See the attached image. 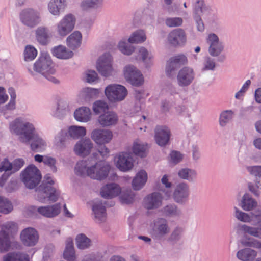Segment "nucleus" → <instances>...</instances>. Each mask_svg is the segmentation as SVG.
Wrapping results in <instances>:
<instances>
[{
  "instance_id": "1",
  "label": "nucleus",
  "mask_w": 261,
  "mask_h": 261,
  "mask_svg": "<svg viewBox=\"0 0 261 261\" xmlns=\"http://www.w3.org/2000/svg\"><path fill=\"white\" fill-rule=\"evenodd\" d=\"M54 184V181L50 175L48 174L45 175L41 185L35 190L37 200L42 203H45L47 201H57L60 193L53 187Z\"/></svg>"
},
{
  "instance_id": "2",
  "label": "nucleus",
  "mask_w": 261,
  "mask_h": 261,
  "mask_svg": "<svg viewBox=\"0 0 261 261\" xmlns=\"http://www.w3.org/2000/svg\"><path fill=\"white\" fill-rule=\"evenodd\" d=\"M11 133L18 136L19 140L25 144H30L33 135L35 133V128L33 124L24 121L21 118H18L10 124Z\"/></svg>"
},
{
  "instance_id": "3",
  "label": "nucleus",
  "mask_w": 261,
  "mask_h": 261,
  "mask_svg": "<svg viewBox=\"0 0 261 261\" xmlns=\"http://www.w3.org/2000/svg\"><path fill=\"white\" fill-rule=\"evenodd\" d=\"M21 176L22 182L30 189L35 188L42 177L40 171L33 165L29 166L21 173Z\"/></svg>"
},
{
  "instance_id": "4",
  "label": "nucleus",
  "mask_w": 261,
  "mask_h": 261,
  "mask_svg": "<svg viewBox=\"0 0 261 261\" xmlns=\"http://www.w3.org/2000/svg\"><path fill=\"white\" fill-rule=\"evenodd\" d=\"M17 230L14 222H8L2 226L0 231V252L8 251L11 246L10 235Z\"/></svg>"
},
{
  "instance_id": "5",
  "label": "nucleus",
  "mask_w": 261,
  "mask_h": 261,
  "mask_svg": "<svg viewBox=\"0 0 261 261\" xmlns=\"http://www.w3.org/2000/svg\"><path fill=\"white\" fill-rule=\"evenodd\" d=\"M105 93L109 101L112 102L123 100L127 94V89L118 84H110L105 89Z\"/></svg>"
},
{
  "instance_id": "6",
  "label": "nucleus",
  "mask_w": 261,
  "mask_h": 261,
  "mask_svg": "<svg viewBox=\"0 0 261 261\" xmlns=\"http://www.w3.org/2000/svg\"><path fill=\"white\" fill-rule=\"evenodd\" d=\"M110 166L103 162H99L92 165L89 170V177L97 180L105 179L110 171Z\"/></svg>"
},
{
  "instance_id": "7",
  "label": "nucleus",
  "mask_w": 261,
  "mask_h": 261,
  "mask_svg": "<svg viewBox=\"0 0 261 261\" xmlns=\"http://www.w3.org/2000/svg\"><path fill=\"white\" fill-rule=\"evenodd\" d=\"M76 22L75 16L72 14L66 15L57 25V32L61 37L66 36L74 29Z\"/></svg>"
},
{
  "instance_id": "8",
  "label": "nucleus",
  "mask_w": 261,
  "mask_h": 261,
  "mask_svg": "<svg viewBox=\"0 0 261 261\" xmlns=\"http://www.w3.org/2000/svg\"><path fill=\"white\" fill-rule=\"evenodd\" d=\"M34 70L46 76L47 74H54L55 70L49 56L42 55L34 64Z\"/></svg>"
},
{
  "instance_id": "9",
  "label": "nucleus",
  "mask_w": 261,
  "mask_h": 261,
  "mask_svg": "<svg viewBox=\"0 0 261 261\" xmlns=\"http://www.w3.org/2000/svg\"><path fill=\"white\" fill-rule=\"evenodd\" d=\"M22 22L25 25L33 28L39 23L40 15L38 11L31 8L23 10L20 14Z\"/></svg>"
},
{
  "instance_id": "10",
  "label": "nucleus",
  "mask_w": 261,
  "mask_h": 261,
  "mask_svg": "<svg viewBox=\"0 0 261 261\" xmlns=\"http://www.w3.org/2000/svg\"><path fill=\"white\" fill-rule=\"evenodd\" d=\"M112 57L109 54H105L99 58L96 65L99 73L103 76L108 77L112 74Z\"/></svg>"
},
{
  "instance_id": "11",
  "label": "nucleus",
  "mask_w": 261,
  "mask_h": 261,
  "mask_svg": "<svg viewBox=\"0 0 261 261\" xmlns=\"http://www.w3.org/2000/svg\"><path fill=\"white\" fill-rule=\"evenodd\" d=\"M113 134L110 129L97 128L93 130L91 134V139L97 144L109 143L112 140Z\"/></svg>"
},
{
  "instance_id": "12",
  "label": "nucleus",
  "mask_w": 261,
  "mask_h": 261,
  "mask_svg": "<svg viewBox=\"0 0 261 261\" xmlns=\"http://www.w3.org/2000/svg\"><path fill=\"white\" fill-rule=\"evenodd\" d=\"M115 162L117 168L123 172L129 171L134 166L131 154L127 152L117 154L115 157Z\"/></svg>"
},
{
  "instance_id": "13",
  "label": "nucleus",
  "mask_w": 261,
  "mask_h": 261,
  "mask_svg": "<svg viewBox=\"0 0 261 261\" xmlns=\"http://www.w3.org/2000/svg\"><path fill=\"white\" fill-rule=\"evenodd\" d=\"M124 75L126 81L134 86H139L143 83L142 75L134 66H126L124 69Z\"/></svg>"
},
{
  "instance_id": "14",
  "label": "nucleus",
  "mask_w": 261,
  "mask_h": 261,
  "mask_svg": "<svg viewBox=\"0 0 261 261\" xmlns=\"http://www.w3.org/2000/svg\"><path fill=\"white\" fill-rule=\"evenodd\" d=\"M189 195V185L182 182L176 185L173 193V199L176 203L183 204L187 201Z\"/></svg>"
},
{
  "instance_id": "15",
  "label": "nucleus",
  "mask_w": 261,
  "mask_h": 261,
  "mask_svg": "<svg viewBox=\"0 0 261 261\" xmlns=\"http://www.w3.org/2000/svg\"><path fill=\"white\" fill-rule=\"evenodd\" d=\"M206 43L209 45L208 53L213 57L218 56L223 50V43L219 41L217 35L214 33L210 34L206 38Z\"/></svg>"
},
{
  "instance_id": "16",
  "label": "nucleus",
  "mask_w": 261,
  "mask_h": 261,
  "mask_svg": "<svg viewBox=\"0 0 261 261\" xmlns=\"http://www.w3.org/2000/svg\"><path fill=\"white\" fill-rule=\"evenodd\" d=\"M118 122L117 114L113 112L108 111L100 115L97 119V123L102 127L114 126Z\"/></svg>"
},
{
  "instance_id": "17",
  "label": "nucleus",
  "mask_w": 261,
  "mask_h": 261,
  "mask_svg": "<svg viewBox=\"0 0 261 261\" xmlns=\"http://www.w3.org/2000/svg\"><path fill=\"white\" fill-rule=\"evenodd\" d=\"M187 63V57L184 55H178L171 58L167 62L166 67V73L168 76H171L181 65Z\"/></svg>"
},
{
  "instance_id": "18",
  "label": "nucleus",
  "mask_w": 261,
  "mask_h": 261,
  "mask_svg": "<svg viewBox=\"0 0 261 261\" xmlns=\"http://www.w3.org/2000/svg\"><path fill=\"white\" fill-rule=\"evenodd\" d=\"M170 135V130L166 126H157L154 129L155 141L159 146H164L167 144Z\"/></svg>"
},
{
  "instance_id": "19",
  "label": "nucleus",
  "mask_w": 261,
  "mask_h": 261,
  "mask_svg": "<svg viewBox=\"0 0 261 261\" xmlns=\"http://www.w3.org/2000/svg\"><path fill=\"white\" fill-rule=\"evenodd\" d=\"M20 238L24 245L33 246L37 243L39 239V235L37 231L34 228L28 227L22 231Z\"/></svg>"
},
{
  "instance_id": "20",
  "label": "nucleus",
  "mask_w": 261,
  "mask_h": 261,
  "mask_svg": "<svg viewBox=\"0 0 261 261\" xmlns=\"http://www.w3.org/2000/svg\"><path fill=\"white\" fill-rule=\"evenodd\" d=\"M61 205L56 203L53 205L38 206L36 211L40 215L45 218H51L58 216L61 212Z\"/></svg>"
},
{
  "instance_id": "21",
  "label": "nucleus",
  "mask_w": 261,
  "mask_h": 261,
  "mask_svg": "<svg viewBox=\"0 0 261 261\" xmlns=\"http://www.w3.org/2000/svg\"><path fill=\"white\" fill-rule=\"evenodd\" d=\"M105 205V203L100 200H96L93 201L92 211L95 221L97 223H101L106 220L107 214Z\"/></svg>"
},
{
  "instance_id": "22",
  "label": "nucleus",
  "mask_w": 261,
  "mask_h": 261,
  "mask_svg": "<svg viewBox=\"0 0 261 261\" xmlns=\"http://www.w3.org/2000/svg\"><path fill=\"white\" fill-rule=\"evenodd\" d=\"M194 79V73L193 70L188 67H184L180 70L177 76L178 84L181 87L190 85Z\"/></svg>"
},
{
  "instance_id": "23",
  "label": "nucleus",
  "mask_w": 261,
  "mask_h": 261,
  "mask_svg": "<svg viewBox=\"0 0 261 261\" xmlns=\"http://www.w3.org/2000/svg\"><path fill=\"white\" fill-rule=\"evenodd\" d=\"M167 39L170 44L173 46H177L185 43L186 35L182 29H176L169 33Z\"/></svg>"
},
{
  "instance_id": "24",
  "label": "nucleus",
  "mask_w": 261,
  "mask_h": 261,
  "mask_svg": "<svg viewBox=\"0 0 261 261\" xmlns=\"http://www.w3.org/2000/svg\"><path fill=\"white\" fill-rule=\"evenodd\" d=\"M248 170L250 174L254 176V182L256 187H255L251 184H249L248 185L249 190L255 195L258 196L259 192L257 189H261V166L249 167Z\"/></svg>"
},
{
  "instance_id": "25",
  "label": "nucleus",
  "mask_w": 261,
  "mask_h": 261,
  "mask_svg": "<svg viewBox=\"0 0 261 261\" xmlns=\"http://www.w3.org/2000/svg\"><path fill=\"white\" fill-rule=\"evenodd\" d=\"M163 197L158 192L148 195L144 199V205L148 210L156 209L162 204Z\"/></svg>"
},
{
  "instance_id": "26",
  "label": "nucleus",
  "mask_w": 261,
  "mask_h": 261,
  "mask_svg": "<svg viewBox=\"0 0 261 261\" xmlns=\"http://www.w3.org/2000/svg\"><path fill=\"white\" fill-rule=\"evenodd\" d=\"M93 146V144L90 139H82L76 143L74 147V151L76 154L85 156L90 153Z\"/></svg>"
},
{
  "instance_id": "27",
  "label": "nucleus",
  "mask_w": 261,
  "mask_h": 261,
  "mask_svg": "<svg viewBox=\"0 0 261 261\" xmlns=\"http://www.w3.org/2000/svg\"><path fill=\"white\" fill-rule=\"evenodd\" d=\"M170 228L167 221L164 218H159L154 223L153 229V234L156 238H160L168 234Z\"/></svg>"
},
{
  "instance_id": "28",
  "label": "nucleus",
  "mask_w": 261,
  "mask_h": 261,
  "mask_svg": "<svg viewBox=\"0 0 261 261\" xmlns=\"http://www.w3.org/2000/svg\"><path fill=\"white\" fill-rule=\"evenodd\" d=\"M121 192V188L115 183L107 184L101 189L100 194L105 198H112L118 196Z\"/></svg>"
},
{
  "instance_id": "29",
  "label": "nucleus",
  "mask_w": 261,
  "mask_h": 261,
  "mask_svg": "<svg viewBox=\"0 0 261 261\" xmlns=\"http://www.w3.org/2000/svg\"><path fill=\"white\" fill-rule=\"evenodd\" d=\"M75 120L80 122L86 123L91 118V112L89 108L82 107L77 109L74 113Z\"/></svg>"
},
{
  "instance_id": "30",
  "label": "nucleus",
  "mask_w": 261,
  "mask_h": 261,
  "mask_svg": "<svg viewBox=\"0 0 261 261\" xmlns=\"http://www.w3.org/2000/svg\"><path fill=\"white\" fill-rule=\"evenodd\" d=\"M147 180V174L144 170L139 171L132 181V187L135 190H139L146 184Z\"/></svg>"
},
{
  "instance_id": "31",
  "label": "nucleus",
  "mask_w": 261,
  "mask_h": 261,
  "mask_svg": "<svg viewBox=\"0 0 261 261\" xmlns=\"http://www.w3.org/2000/svg\"><path fill=\"white\" fill-rule=\"evenodd\" d=\"M63 257L67 261H76L73 242L71 238H67L66 241V247L63 252Z\"/></svg>"
},
{
  "instance_id": "32",
  "label": "nucleus",
  "mask_w": 261,
  "mask_h": 261,
  "mask_svg": "<svg viewBox=\"0 0 261 261\" xmlns=\"http://www.w3.org/2000/svg\"><path fill=\"white\" fill-rule=\"evenodd\" d=\"M65 0H50L48 3V10L54 15H59L60 11L66 7Z\"/></svg>"
},
{
  "instance_id": "33",
  "label": "nucleus",
  "mask_w": 261,
  "mask_h": 261,
  "mask_svg": "<svg viewBox=\"0 0 261 261\" xmlns=\"http://www.w3.org/2000/svg\"><path fill=\"white\" fill-rule=\"evenodd\" d=\"M256 255V251L249 248L242 249L237 253V258L242 261H250L254 259Z\"/></svg>"
},
{
  "instance_id": "34",
  "label": "nucleus",
  "mask_w": 261,
  "mask_h": 261,
  "mask_svg": "<svg viewBox=\"0 0 261 261\" xmlns=\"http://www.w3.org/2000/svg\"><path fill=\"white\" fill-rule=\"evenodd\" d=\"M52 53L57 58L63 59H69L73 55L72 51L67 49L66 47L61 45L55 47L52 49Z\"/></svg>"
},
{
  "instance_id": "35",
  "label": "nucleus",
  "mask_w": 261,
  "mask_h": 261,
  "mask_svg": "<svg viewBox=\"0 0 261 261\" xmlns=\"http://www.w3.org/2000/svg\"><path fill=\"white\" fill-rule=\"evenodd\" d=\"M91 165L88 160L78 162L75 167L76 174L82 176H89V170L91 169Z\"/></svg>"
},
{
  "instance_id": "36",
  "label": "nucleus",
  "mask_w": 261,
  "mask_h": 261,
  "mask_svg": "<svg viewBox=\"0 0 261 261\" xmlns=\"http://www.w3.org/2000/svg\"><path fill=\"white\" fill-rule=\"evenodd\" d=\"M67 45L72 49L79 47L82 41V34L79 31H74L67 38Z\"/></svg>"
},
{
  "instance_id": "37",
  "label": "nucleus",
  "mask_w": 261,
  "mask_h": 261,
  "mask_svg": "<svg viewBox=\"0 0 261 261\" xmlns=\"http://www.w3.org/2000/svg\"><path fill=\"white\" fill-rule=\"evenodd\" d=\"M163 215L166 217H178L181 216V211L175 204H169L165 206L162 210Z\"/></svg>"
},
{
  "instance_id": "38",
  "label": "nucleus",
  "mask_w": 261,
  "mask_h": 261,
  "mask_svg": "<svg viewBox=\"0 0 261 261\" xmlns=\"http://www.w3.org/2000/svg\"><path fill=\"white\" fill-rule=\"evenodd\" d=\"M75 244L78 249L85 250L92 246V241L85 234L80 233L75 238Z\"/></svg>"
},
{
  "instance_id": "39",
  "label": "nucleus",
  "mask_w": 261,
  "mask_h": 261,
  "mask_svg": "<svg viewBox=\"0 0 261 261\" xmlns=\"http://www.w3.org/2000/svg\"><path fill=\"white\" fill-rule=\"evenodd\" d=\"M177 175L180 179L186 180L189 182H193L196 178L197 173L193 169L184 168L180 169L178 171Z\"/></svg>"
},
{
  "instance_id": "40",
  "label": "nucleus",
  "mask_w": 261,
  "mask_h": 261,
  "mask_svg": "<svg viewBox=\"0 0 261 261\" xmlns=\"http://www.w3.org/2000/svg\"><path fill=\"white\" fill-rule=\"evenodd\" d=\"M3 261H29V257L20 252H10L4 256Z\"/></svg>"
},
{
  "instance_id": "41",
  "label": "nucleus",
  "mask_w": 261,
  "mask_h": 261,
  "mask_svg": "<svg viewBox=\"0 0 261 261\" xmlns=\"http://www.w3.org/2000/svg\"><path fill=\"white\" fill-rule=\"evenodd\" d=\"M37 40L42 44H45L49 37L48 30L45 27H39L35 31Z\"/></svg>"
},
{
  "instance_id": "42",
  "label": "nucleus",
  "mask_w": 261,
  "mask_h": 261,
  "mask_svg": "<svg viewBox=\"0 0 261 261\" xmlns=\"http://www.w3.org/2000/svg\"><path fill=\"white\" fill-rule=\"evenodd\" d=\"M110 149L105 144L99 145L96 150L92 153V158L95 160H101L107 158L110 155Z\"/></svg>"
},
{
  "instance_id": "43",
  "label": "nucleus",
  "mask_w": 261,
  "mask_h": 261,
  "mask_svg": "<svg viewBox=\"0 0 261 261\" xmlns=\"http://www.w3.org/2000/svg\"><path fill=\"white\" fill-rule=\"evenodd\" d=\"M138 56L141 58L142 61L146 65V67H149L152 64V60L153 58V56L146 48L144 47H140L139 49Z\"/></svg>"
},
{
  "instance_id": "44",
  "label": "nucleus",
  "mask_w": 261,
  "mask_h": 261,
  "mask_svg": "<svg viewBox=\"0 0 261 261\" xmlns=\"http://www.w3.org/2000/svg\"><path fill=\"white\" fill-rule=\"evenodd\" d=\"M31 140H32V142L30 144V146L32 150L34 151H38L39 149H43L46 146L45 141L36 133Z\"/></svg>"
},
{
  "instance_id": "45",
  "label": "nucleus",
  "mask_w": 261,
  "mask_h": 261,
  "mask_svg": "<svg viewBox=\"0 0 261 261\" xmlns=\"http://www.w3.org/2000/svg\"><path fill=\"white\" fill-rule=\"evenodd\" d=\"M257 205L256 202L248 194H245L241 202V206L245 211H250Z\"/></svg>"
},
{
  "instance_id": "46",
  "label": "nucleus",
  "mask_w": 261,
  "mask_h": 261,
  "mask_svg": "<svg viewBox=\"0 0 261 261\" xmlns=\"http://www.w3.org/2000/svg\"><path fill=\"white\" fill-rule=\"evenodd\" d=\"M239 230L254 237L261 239V227H253L243 224L239 226Z\"/></svg>"
},
{
  "instance_id": "47",
  "label": "nucleus",
  "mask_w": 261,
  "mask_h": 261,
  "mask_svg": "<svg viewBox=\"0 0 261 261\" xmlns=\"http://www.w3.org/2000/svg\"><path fill=\"white\" fill-rule=\"evenodd\" d=\"M147 148L146 144H144L139 141H136L134 143L133 151L135 154L143 158L146 156Z\"/></svg>"
},
{
  "instance_id": "48",
  "label": "nucleus",
  "mask_w": 261,
  "mask_h": 261,
  "mask_svg": "<svg viewBox=\"0 0 261 261\" xmlns=\"http://www.w3.org/2000/svg\"><path fill=\"white\" fill-rule=\"evenodd\" d=\"M103 1V0H84L81 3V7L84 10L96 9L102 5Z\"/></svg>"
},
{
  "instance_id": "49",
  "label": "nucleus",
  "mask_w": 261,
  "mask_h": 261,
  "mask_svg": "<svg viewBox=\"0 0 261 261\" xmlns=\"http://www.w3.org/2000/svg\"><path fill=\"white\" fill-rule=\"evenodd\" d=\"M70 136L74 139H77L86 134V129L83 126H71L68 130Z\"/></svg>"
},
{
  "instance_id": "50",
  "label": "nucleus",
  "mask_w": 261,
  "mask_h": 261,
  "mask_svg": "<svg viewBox=\"0 0 261 261\" xmlns=\"http://www.w3.org/2000/svg\"><path fill=\"white\" fill-rule=\"evenodd\" d=\"M146 39L145 32L142 30H138L134 32L128 40L130 43H138L144 42Z\"/></svg>"
},
{
  "instance_id": "51",
  "label": "nucleus",
  "mask_w": 261,
  "mask_h": 261,
  "mask_svg": "<svg viewBox=\"0 0 261 261\" xmlns=\"http://www.w3.org/2000/svg\"><path fill=\"white\" fill-rule=\"evenodd\" d=\"M233 112L231 110L223 111L220 116L219 124L222 127L225 126L233 118Z\"/></svg>"
},
{
  "instance_id": "52",
  "label": "nucleus",
  "mask_w": 261,
  "mask_h": 261,
  "mask_svg": "<svg viewBox=\"0 0 261 261\" xmlns=\"http://www.w3.org/2000/svg\"><path fill=\"white\" fill-rule=\"evenodd\" d=\"M13 205L8 199L0 196V212L8 214L13 210Z\"/></svg>"
},
{
  "instance_id": "53",
  "label": "nucleus",
  "mask_w": 261,
  "mask_h": 261,
  "mask_svg": "<svg viewBox=\"0 0 261 261\" xmlns=\"http://www.w3.org/2000/svg\"><path fill=\"white\" fill-rule=\"evenodd\" d=\"M57 111L61 117L68 114L70 109L67 101L64 100H60L58 102Z\"/></svg>"
},
{
  "instance_id": "54",
  "label": "nucleus",
  "mask_w": 261,
  "mask_h": 261,
  "mask_svg": "<svg viewBox=\"0 0 261 261\" xmlns=\"http://www.w3.org/2000/svg\"><path fill=\"white\" fill-rule=\"evenodd\" d=\"M36 49L31 45H27L24 52V60L29 61L33 60L37 56Z\"/></svg>"
},
{
  "instance_id": "55",
  "label": "nucleus",
  "mask_w": 261,
  "mask_h": 261,
  "mask_svg": "<svg viewBox=\"0 0 261 261\" xmlns=\"http://www.w3.org/2000/svg\"><path fill=\"white\" fill-rule=\"evenodd\" d=\"M135 195L130 190L123 192L120 196V200L121 203L130 204L134 200Z\"/></svg>"
},
{
  "instance_id": "56",
  "label": "nucleus",
  "mask_w": 261,
  "mask_h": 261,
  "mask_svg": "<svg viewBox=\"0 0 261 261\" xmlns=\"http://www.w3.org/2000/svg\"><path fill=\"white\" fill-rule=\"evenodd\" d=\"M216 63L214 59L210 57H206L203 60L202 70L206 71L208 70L213 71L215 69Z\"/></svg>"
},
{
  "instance_id": "57",
  "label": "nucleus",
  "mask_w": 261,
  "mask_h": 261,
  "mask_svg": "<svg viewBox=\"0 0 261 261\" xmlns=\"http://www.w3.org/2000/svg\"><path fill=\"white\" fill-rule=\"evenodd\" d=\"M118 48L122 53L128 56L130 55L134 51V47L133 46L123 41L119 43Z\"/></svg>"
},
{
  "instance_id": "58",
  "label": "nucleus",
  "mask_w": 261,
  "mask_h": 261,
  "mask_svg": "<svg viewBox=\"0 0 261 261\" xmlns=\"http://www.w3.org/2000/svg\"><path fill=\"white\" fill-rule=\"evenodd\" d=\"M92 108L95 114H99L108 109V106L105 101L98 100L93 103Z\"/></svg>"
},
{
  "instance_id": "59",
  "label": "nucleus",
  "mask_w": 261,
  "mask_h": 261,
  "mask_svg": "<svg viewBox=\"0 0 261 261\" xmlns=\"http://www.w3.org/2000/svg\"><path fill=\"white\" fill-rule=\"evenodd\" d=\"M184 229L182 227L177 226L173 230L169 238V240L173 243L177 242L180 240L182 236Z\"/></svg>"
},
{
  "instance_id": "60",
  "label": "nucleus",
  "mask_w": 261,
  "mask_h": 261,
  "mask_svg": "<svg viewBox=\"0 0 261 261\" xmlns=\"http://www.w3.org/2000/svg\"><path fill=\"white\" fill-rule=\"evenodd\" d=\"M241 244L244 246L253 247L261 250V241L255 239H249L247 241H242Z\"/></svg>"
},
{
  "instance_id": "61",
  "label": "nucleus",
  "mask_w": 261,
  "mask_h": 261,
  "mask_svg": "<svg viewBox=\"0 0 261 261\" xmlns=\"http://www.w3.org/2000/svg\"><path fill=\"white\" fill-rule=\"evenodd\" d=\"M56 160L52 157L45 156V160L44 164L47 166L51 171L53 173H56L57 172V167L56 166Z\"/></svg>"
},
{
  "instance_id": "62",
  "label": "nucleus",
  "mask_w": 261,
  "mask_h": 261,
  "mask_svg": "<svg viewBox=\"0 0 261 261\" xmlns=\"http://www.w3.org/2000/svg\"><path fill=\"white\" fill-rule=\"evenodd\" d=\"M182 23V19L180 17L167 18L165 20V24L170 28L180 26Z\"/></svg>"
},
{
  "instance_id": "63",
  "label": "nucleus",
  "mask_w": 261,
  "mask_h": 261,
  "mask_svg": "<svg viewBox=\"0 0 261 261\" xmlns=\"http://www.w3.org/2000/svg\"><path fill=\"white\" fill-rule=\"evenodd\" d=\"M249 222L256 225L261 223V210H257L251 213Z\"/></svg>"
},
{
  "instance_id": "64",
  "label": "nucleus",
  "mask_w": 261,
  "mask_h": 261,
  "mask_svg": "<svg viewBox=\"0 0 261 261\" xmlns=\"http://www.w3.org/2000/svg\"><path fill=\"white\" fill-rule=\"evenodd\" d=\"M103 258L101 253L97 252L86 256L81 261H103Z\"/></svg>"
}]
</instances>
